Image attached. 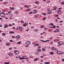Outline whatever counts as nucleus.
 <instances>
[{"label":"nucleus","mask_w":64,"mask_h":64,"mask_svg":"<svg viewBox=\"0 0 64 64\" xmlns=\"http://www.w3.org/2000/svg\"><path fill=\"white\" fill-rule=\"evenodd\" d=\"M0 16L1 17L4 18L5 16V14L4 12H2L0 13Z\"/></svg>","instance_id":"obj_1"},{"label":"nucleus","mask_w":64,"mask_h":64,"mask_svg":"<svg viewBox=\"0 0 64 64\" xmlns=\"http://www.w3.org/2000/svg\"><path fill=\"white\" fill-rule=\"evenodd\" d=\"M14 53L16 55H18L19 54V52L18 50H16L14 51Z\"/></svg>","instance_id":"obj_2"},{"label":"nucleus","mask_w":64,"mask_h":64,"mask_svg":"<svg viewBox=\"0 0 64 64\" xmlns=\"http://www.w3.org/2000/svg\"><path fill=\"white\" fill-rule=\"evenodd\" d=\"M31 44V42L29 41H27L26 42V44L28 45Z\"/></svg>","instance_id":"obj_3"},{"label":"nucleus","mask_w":64,"mask_h":64,"mask_svg":"<svg viewBox=\"0 0 64 64\" xmlns=\"http://www.w3.org/2000/svg\"><path fill=\"white\" fill-rule=\"evenodd\" d=\"M8 55L9 56H13V53L11 52H9L8 54Z\"/></svg>","instance_id":"obj_4"},{"label":"nucleus","mask_w":64,"mask_h":64,"mask_svg":"<svg viewBox=\"0 0 64 64\" xmlns=\"http://www.w3.org/2000/svg\"><path fill=\"white\" fill-rule=\"evenodd\" d=\"M58 45H62L63 44V43L62 42H58Z\"/></svg>","instance_id":"obj_5"},{"label":"nucleus","mask_w":64,"mask_h":64,"mask_svg":"<svg viewBox=\"0 0 64 64\" xmlns=\"http://www.w3.org/2000/svg\"><path fill=\"white\" fill-rule=\"evenodd\" d=\"M20 38V36L19 35H18L16 37V39H19Z\"/></svg>","instance_id":"obj_6"},{"label":"nucleus","mask_w":64,"mask_h":64,"mask_svg":"<svg viewBox=\"0 0 64 64\" xmlns=\"http://www.w3.org/2000/svg\"><path fill=\"white\" fill-rule=\"evenodd\" d=\"M9 33L10 34H14L15 33V32L14 31H10V32Z\"/></svg>","instance_id":"obj_7"},{"label":"nucleus","mask_w":64,"mask_h":64,"mask_svg":"<svg viewBox=\"0 0 64 64\" xmlns=\"http://www.w3.org/2000/svg\"><path fill=\"white\" fill-rule=\"evenodd\" d=\"M20 31H22L23 30V28L21 26H20Z\"/></svg>","instance_id":"obj_8"},{"label":"nucleus","mask_w":64,"mask_h":64,"mask_svg":"<svg viewBox=\"0 0 64 64\" xmlns=\"http://www.w3.org/2000/svg\"><path fill=\"white\" fill-rule=\"evenodd\" d=\"M39 45V44L38 43L36 44H34L35 46H38Z\"/></svg>","instance_id":"obj_9"},{"label":"nucleus","mask_w":64,"mask_h":64,"mask_svg":"<svg viewBox=\"0 0 64 64\" xmlns=\"http://www.w3.org/2000/svg\"><path fill=\"white\" fill-rule=\"evenodd\" d=\"M58 14H61V11H60V10L58 11Z\"/></svg>","instance_id":"obj_10"},{"label":"nucleus","mask_w":64,"mask_h":64,"mask_svg":"<svg viewBox=\"0 0 64 64\" xmlns=\"http://www.w3.org/2000/svg\"><path fill=\"white\" fill-rule=\"evenodd\" d=\"M57 54H61V51H58L57 52Z\"/></svg>","instance_id":"obj_11"},{"label":"nucleus","mask_w":64,"mask_h":64,"mask_svg":"<svg viewBox=\"0 0 64 64\" xmlns=\"http://www.w3.org/2000/svg\"><path fill=\"white\" fill-rule=\"evenodd\" d=\"M48 14H51V13H52V12L51 11H49L48 12Z\"/></svg>","instance_id":"obj_12"},{"label":"nucleus","mask_w":64,"mask_h":64,"mask_svg":"<svg viewBox=\"0 0 64 64\" xmlns=\"http://www.w3.org/2000/svg\"><path fill=\"white\" fill-rule=\"evenodd\" d=\"M57 9V7L56 6H54V7L53 9L54 10H56Z\"/></svg>","instance_id":"obj_13"},{"label":"nucleus","mask_w":64,"mask_h":64,"mask_svg":"<svg viewBox=\"0 0 64 64\" xmlns=\"http://www.w3.org/2000/svg\"><path fill=\"white\" fill-rule=\"evenodd\" d=\"M4 26H5L4 27V28H7V24H4Z\"/></svg>","instance_id":"obj_14"},{"label":"nucleus","mask_w":64,"mask_h":64,"mask_svg":"<svg viewBox=\"0 0 64 64\" xmlns=\"http://www.w3.org/2000/svg\"><path fill=\"white\" fill-rule=\"evenodd\" d=\"M20 60H22V59H25V58H24V57H22V58H20Z\"/></svg>","instance_id":"obj_15"},{"label":"nucleus","mask_w":64,"mask_h":64,"mask_svg":"<svg viewBox=\"0 0 64 64\" xmlns=\"http://www.w3.org/2000/svg\"><path fill=\"white\" fill-rule=\"evenodd\" d=\"M49 54H50V55H53V52H50Z\"/></svg>","instance_id":"obj_16"},{"label":"nucleus","mask_w":64,"mask_h":64,"mask_svg":"<svg viewBox=\"0 0 64 64\" xmlns=\"http://www.w3.org/2000/svg\"><path fill=\"white\" fill-rule=\"evenodd\" d=\"M10 10H14V8H11V7L10 8Z\"/></svg>","instance_id":"obj_17"},{"label":"nucleus","mask_w":64,"mask_h":64,"mask_svg":"<svg viewBox=\"0 0 64 64\" xmlns=\"http://www.w3.org/2000/svg\"><path fill=\"white\" fill-rule=\"evenodd\" d=\"M44 64H50V62H45Z\"/></svg>","instance_id":"obj_18"},{"label":"nucleus","mask_w":64,"mask_h":64,"mask_svg":"<svg viewBox=\"0 0 64 64\" xmlns=\"http://www.w3.org/2000/svg\"><path fill=\"white\" fill-rule=\"evenodd\" d=\"M34 31H35V32H38V29H36L34 30Z\"/></svg>","instance_id":"obj_19"},{"label":"nucleus","mask_w":64,"mask_h":64,"mask_svg":"<svg viewBox=\"0 0 64 64\" xmlns=\"http://www.w3.org/2000/svg\"><path fill=\"white\" fill-rule=\"evenodd\" d=\"M40 27L41 28H43V27H44H44H45V26L44 25H42Z\"/></svg>","instance_id":"obj_20"},{"label":"nucleus","mask_w":64,"mask_h":64,"mask_svg":"<svg viewBox=\"0 0 64 64\" xmlns=\"http://www.w3.org/2000/svg\"><path fill=\"white\" fill-rule=\"evenodd\" d=\"M55 49V47H53L52 48V50H54V49Z\"/></svg>","instance_id":"obj_21"},{"label":"nucleus","mask_w":64,"mask_h":64,"mask_svg":"<svg viewBox=\"0 0 64 64\" xmlns=\"http://www.w3.org/2000/svg\"><path fill=\"white\" fill-rule=\"evenodd\" d=\"M37 51L38 52H40L41 51V50H38Z\"/></svg>","instance_id":"obj_22"},{"label":"nucleus","mask_w":64,"mask_h":64,"mask_svg":"<svg viewBox=\"0 0 64 64\" xmlns=\"http://www.w3.org/2000/svg\"><path fill=\"white\" fill-rule=\"evenodd\" d=\"M33 12L34 13H37V10H34Z\"/></svg>","instance_id":"obj_23"},{"label":"nucleus","mask_w":64,"mask_h":64,"mask_svg":"<svg viewBox=\"0 0 64 64\" xmlns=\"http://www.w3.org/2000/svg\"><path fill=\"white\" fill-rule=\"evenodd\" d=\"M10 63L9 62H4V64H9Z\"/></svg>","instance_id":"obj_24"},{"label":"nucleus","mask_w":64,"mask_h":64,"mask_svg":"<svg viewBox=\"0 0 64 64\" xmlns=\"http://www.w3.org/2000/svg\"><path fill=\"white\" fill-rule=\"evenodd\" d=\"M8 2H6L5 3H3V4H4V5H5V4H8Z\"/></svg>","instance_id":"obj_25"},{"label":"nucleus","mask_w":64,"mask_h":64,"mask_svg":"<svg viewBox=\"0 0 64 64\" xmlns=\"http://www.w3.org/2000/svg\"><path fill=\"white\" fill-rule=\"evenodd\" d=\"M6 45H7V46H10V44H8V43H6Z\"/></svg>","instance_id":"obj_26"},{"label":"nucleus","mask_w":64,"mask_h":64,"mask_svg":"<svg viewBox=\"0 0 64 64\" xmlns=\"http://www.w3.org/2000/svg\"><path fill=\"white\" fill-rule=\"evenodd\" d=\"M54 25V24H53V23L50 24H49V25H50V26H53Z\"/></svg>","instance_id":"obj_27"},{"label":"nucleus","mask_w":64,"mask_h":64,"mask_svg":"<svg viewBox=\"0 0 64 64\" xmlns=\"http://www.w3.org/2000/svg\"><path fill=\"white\" fill-rule=\"evenodd\" d=\"M38 59V58H35L34 60V61H37V60Z\"/></svg>","instance_id":"obj_28"},{"label":"nucleus","mask_w":64,"mask_h":64,"mask_svg":"<svg viewBox=\"0 0 64 64\" xmlns=\"http://www.w3.org/2000/svg\"><path fill=\"white\" fill-rule=\"evenodd\" d=\"M36 4H39V2H38L36 1Z\"/></svg>","instance_id":"obj_29"},{"label":"nucleus","mask_w":64,"mask_h":64,"mask_svg":"<svg viewBox=\"0 0 64 64\" xmlns=\"http://www.w3.org/2000/svg\"><path fill=\"white\" fill-rule=\"evenodd\" d=\"M27 10L28 12H29V11H31V9L30 8H28L27 9Z\"/></svg>","instance_id":"obj_30"},{"label":"nucleus","mask_w":64,"mask_h":64,"mask_svg":"<svg viewBox=\"0 0 64 64\" xmlns=\"http://www.w3.org/2000/svg\"><path fill=\"white\" fill-rule=\"evenodd\" d=\"M21 43H22V42H18L17 43V44H21Z\"/></svg>","instance_id":"obj_31"},{"label":"nucleus","mask_w":64,"mask_h":64,"mask_svg":"<svg viewBox=\"0 0 64 64\" xmlns=\"http://www.w3.org/2000/svg\"><path fill=\"white\" fill-rule=\"evenodd\" d=\"M6 35V34L5 33H3L2 34V36H5Z\"/></svg>","instance_id":"obj_32"},{"label":"nucleus","mask_w":64,"mask_h":64,"mask_svg":"<svg viewBox=\"0 0 64 64\" xmlns=\"http://www.w3.org/2000/svg\"><path fill=\"white\" fill-rule=\"evenodd\" d=\"M56 30L57 32H59V31H60V30H59V29H57Z\"/></svg>","instance_id":"obj_33"},{"label":"nucleus","mask_w":64,"mask_h":64,"mask_svg":"<svg viewBox=\"0 0 64 64\" xmlns=\"http://www.w3.org/2000/svg\"><path fill=\"white\" fill-rule=\"evenodd\" d=\"M10 17H12L13 16V14H11L10 15Z\"/></svg>","instance_id":"obj_34"},{"label":"nucleus","mask_w":64,"mask_h":64,"mask_svg":"<svg viewBox=\"0 0 64 64\" xmlns=\"http://www.w3.org/2000/svg\"><path fill=\"white\" fill-rule=\"evenodd\" d=\"M34 17L36 18H38V16L36 15H35L34 16Z\"/></svg>","instance_id":"obj_35"},{"label":"nucleus","mask_w":64,"mask_h":64,"mask_svg":"<svg viewBox=\"0 0 64 64\" xmlns=\"http://www.w3.org/2000/svg\"><path fill=\"white\" fill-rule=\"evenodd\" d=\"M45 50H46V49L45 48H42V51H45Z\"/></svg>","instance_id":"obj_36"},{"label":"nucleus","mask_w":64,"mask_h":64,"mask_svg":"<svg viewBox=\"0 0 64 64\" xmlns=\"http://www.w3.org/2000/svg\"><path fill=\"white\" fill-rule=\"evenodd\" d=\"M20 22L22 23H24V22L23 20H21Z\"/></svg>","instance_id":"obj_37"},{"label":"nucleus","mask_w":64,"mask_h":64,"mask_svg":"<svg viewBox=\"0 0 64 64\" xmlns=\"http://www.w3.org/2000/svg\"><path fill=\"white\" fill-rule=\"evenodd\" d=\"M24 27H25V26H26V24L25 23L24 24Z\"/></svg>","instance_id":"obj_38"},{"label":"nucleus","mask_w":64,"mask_h":64,"mask_svg":"<svg viewBox=\"0 0 64 64\" xmlns=\"http://www.w3.org/2000/svg\"><path fill=\"white\" fill-rule=\"evenodd\" d=\"M61 4H62V5H64V2H62L61 3Z\"/></svg>","instance_id":"obj_39"},{"label":"nucleus","mask_w":64,"mask_h":64,"mask_svg":"<svg viewBox=\"0 0 64 64\" xmlns=\"http://www.w3.org/2000/svg\"><path fill=\"white\" fill-rule=\"evenodd\" d=\"M19 12L18 11H16L15 12V13L16 14H18Z\"/></svg>","instance_id":"obj_40"},{"label":"nucleus","mask_w":64,"mask_h":64,"mask_svg":"<svg viewBox=\"0 0 64 64\" xmlns=\"http://www.w3.org/2000/svg\"><path fill=\"white\" fill-rule=\"evenodd\" d=\"M32 57V56H29V58H31Z\"/></svg>","instance_id":"obj_41"},{"label":"nucleus","mask_w":64,"mask_h":64,"mask_svg":"<svg viewBox=\"0 0 64 64\" xmlns=\"http://www.w3.org/2000/svg\"><path fill=\"white\" fill-rule=\"evenodd\" d=\"M11 12V11H9L8 12V13H9V14H10V13Z\"/></svg>","instance_id":"obj_42"},{"label":"nucleus","mask_w":64,"mask_h":64,"mask_svg":"<svg viewBox=\"0 0 64 64\" xmlns=\"http://www.w3.org/2000/svg\"><path fill=\"white\" fill-rule=\"evenodd\" d=\"M49 41H50V40H46V41H45V42H48Z\"/></svg>","instance_id":"obj_43"},{"label":"nucleus","mask_w":64,"mask_h":64,"mask_svg":"<svg viewBox=\"0 0 64 64\" xmlns=\"http://www.w3.org/2000/svg\"><path fill=\"white\" fill-rule=\"evenodd\" d=\"M32 12H30L29 13V14H32Z\"/></svg>","instance_id":"obj_44"},{"label":"nucleus","mask_w":64,"mask_h":64,"mask_svg":"<svg viewBox=\"0 0 64 64\" xmlns=\"http://www.w3.org/2000/svg\"><path fill=\"white\" fill-rule=\"evenodd\" d=\"M40 41H42V42H45V41L44 40H40Z\"/></svg>","instance_id":"obj_45"},{"label":"nucleus","mask_w":64,"mask_h":64,"mask_svg":"<svg viewBox=\"0 0 64 64\" xmlns=\"http://www.w3.org/2000/svg\"><path fill=\"white\" fill-rule=\"evenodd\" d=\"M42 20H46V18H43L42 19Z\"/></svg>","instance_id":"obj_46"},{"label":"nucleus","mask_w":64,"mask_h":64,"mask_svg":"<svg viewBox=\"0 0 64 64\" xmlns=\"http://www.w3.org/2000/svg\"><path fill=\"white\" fill-rule=\"evenodd\" d=\"M12 37L13 38H15V36H12Z\"/></svg>","instance_id":"obj_47"},{"label":"nucleus","mask_w":64,"mask_h":64,"mask_svg":"<svg viewBox=\"0 0 64 64\" xmlns=\"http://www.w3.org/2000/svg\"><path fill=\"white\" fill-rule=\"evenodd\" d=\"M9 50H12V48H10L9 49Z\"/></svg>","instance_id":"obj_48"},{"label":"nucleus","mask_w":64,"mask_h":64,"mask_svg":"<svg viewBox=\"0 0 64 64\" xmlns=\"http://www.w3.org/2000/svg\"><path fill=\"white\" fill-rule=\"evenodd\" d=\"M53 28H55L56 27V26H55V25L53 26Z\"/></svg>","instance_id":"obj_49"},{"label":"nucleus","mask_w":64,"mask_h":64,"mask_svg":"<svg viewBox=\"0 0 64 64\" xmlns=\"http://www.w3.org/2000/svg\"><path fill=\"white\" fill-rule=\"evenodd\" d=\"M35 54H38H38H39V53H38V52H35Z\"/></svg>","instance_id":"obj_50"},{"label":"nucleus","mask_w":64,"mask_h":64,"mask_svg":"<svg viewBox=\"0 0 64 64\" xmlns=\"http://www.w3.org/2000/svg\"><path fill=\"white\" fill-rule=\"evenodd\" d=\"M50 9L49 8H48L47 9V10L48 11H49L50 10Z\"/></svg>","instance_id":"obj_51"},{"label":"nucleus","mask_w":64,"mask_h":64,"mask_svg":"<svg viewBox=\"0 0 64 64\" xmlns=\"http://www.w3.org/2000/svg\"><path fill=\"white\" fill-rule=\"evenodd\" d=\"M9 26H11V27H12V24H9Z\"/></svg>","instance_id":"obj_52"},{"label":"nucleus","mask_w":64,"mask_h":64,"mask_svg":"<svg viewBox=\"0 0 64 64\" xmlns=\"http://www.w3.org/2000/svg\"><path fill=\"white\" fill-rule=\"evenodd\" d=\"M63 22V21L61 20V21H60L59 22L60 23H62V22Z\"/></svg>","instance_id":"obj_53"},{"label":"nucleus","mask_w":64,"mask_h":64,"mask_svg":"<svg viewBox=\"0 0 64 64\" xmlns=\"http://www.w3.org/2000/svg\"><path fill=\"white\" fill-rule=\"evenodd\" d=\"M10 42H13V40H10Z\"/></svg>","instance_id":"obj_54"},{"label":"nucleus","mask_w":64,"mask_h":64,"mask_svg":"<svg viewBox=\"0 0 64 64\" xmlns=\"http://www.w3.org/2000/svg\"><path fill=\"white\" fill-rule=\"evenodd\" d=\"M25 24H26V25H28V24L27 22L25 23Z\"/></svg>","instance_id":"obj_55"},{"label":"nucleus","mask_w":64,"mask_h":64,"mask_svg":"<svg viewBox=\"0 0 64 64\" xmlns=\"http://www.w3.org/2000/svg\"><path fill=\"white\" fill-rule=\"evenodd\" d=\"M44 30H46L47 29V28H44Z\"/></svg>","instance_id":"obj_56"},{"label":"nucleus","mask_w":64,"mask_h":64,"mask_svg":"<svg viewBox=\"0 0 64 64\" xmlns=\"http://www.w3.org/2000/svg\"><path fill=\"white\" fill-rule=\"evenodd\" d=\"M48 49H50L51 47H50V46H49L48 47Z\"/></svg>","instance_id":"obj_57"},{"label":"nucleus","mask_w":64,"mask_h":64,"mask_svg":"<svg viewBox=\"0 0 64 64\" xmlns=\"http://www.w3.org/2000/svg\"><path fill=\"white\" fill-rule=\"evenodd\" d=\"M41 48V46H38V49H40Z\"/></svg>","instance_id":"obj_58"},{"label":"nucleus","mask_w":64,"mask_h":64,"mask_svg":"<svg viewBox=\"0 0 64 64\" xmlns=\"http://www.w3.org/2000/svg\"><path fill=\"white\" fill-rule=\"evenodd\" d=\"M62 61H64V59L62 58Z\"/></svg>","instance_id":"obj_59"},{"label":"nucleus","mask_w":64,"mask_h":64,"mask_svg":"<svg viewBox=\"0 0 64 64\" xmlns=\"http://www.w3.org/2000/svg\"><path fill=\"white\" fill-rule=\"evenodd\" d=\"M40 58H43V56H40Z\"/></svg>","instance_id":"obj_60"},{"label":"nucleus","mask_w":64,"mask_h":64,"mask_svg":"<svg viewBox=\"0 0 64 64\" xmlns=\"http://www.w3.org/2000/svg\"><path fill=\"white\" fill-rule=\"evenodd\" d=\"M2 12H5V10H2Z\"/></svg>","instance_id":"obj_61"},{"label":"nucleus","mask_w":64,"mask_h":64,"mask_svg":"<svg viewBox=\"0 0 64 64\" xmlns=\"http://www.w3.org/2000/svg\"><path fill=\"white\" fill-rule=\"evenodd\" d=\"M55 20L56 22H58V20H57V19H56Z\"/></svg>","instance_id":"obj_62"},{"label":"nucleus","mask_w":64,"mask_h":64,"mask_svg":"<svg viewBox=\"0 0 64 64\" xmlns=\"http://www.w3.org/2000/svg\"><path fill=\"white\" fill-rule=\"evenodd\" d=\"M55 49V50L56 51H57L58 50V49H57V48H56V49L55 48V49Z\"/></svg>","instance_id":"obj_63"},{"label":"nucleus","mask_w":64,"mask_h":64,"mask_svg":"<svg viewBox=\"0 0 64 64\" xmlns=\"http://www.w3.org/2000/svg\"><path fill=\"white\" fill-rule=\"evenodd\" d=\"M17 28H18V30L20 29V27H17Z\"/></svg>","instance_id":"obj_64"}]
</instances>
